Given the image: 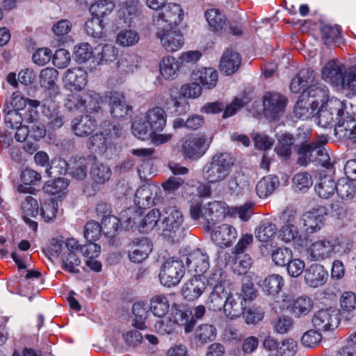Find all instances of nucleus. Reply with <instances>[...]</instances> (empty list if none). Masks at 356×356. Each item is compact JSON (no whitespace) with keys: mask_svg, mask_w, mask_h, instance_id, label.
I'll list each match as a JSON object with an SVG mask.
<instances>
[{"mask_svg":"<svg viewBox=\"0 0 356 356\" xmlns=\"http://www.w3.org/2000/svg\"><path fill=\"white\" fill-rule=\"evenodd\" d=\"M351 248V243L342 238L329 236L312 243L307 250V256L311 261H321L331 258L334 254H348Z\"/></svg>","mask_w":356,"mask_h":356,"instance_id":"obj_1","label":"nucleus"},{"mask_svg":"<svg viewBox=\"0 0 356 356\" xmlns=\"http://www.w3.org/2000/svg\"><path fill=\"white\" fill-rule=\"evenodd\" d=\"M234 159L229 152H217L202 169L203 179L210 184L223 181L230 174Z\"/></svg>","mask_w":356,"mask_h":356,"instance_id":"obj_2","label":"nucleus"},{"mask_svg":"<svg viewBox=\"0 0 356 356\" xmlns=\"http://www.w3.org/2000/svg\"><path fill=\"white\" fill-rule=\"evenodd\" d=\"M207 285L212 289L207 300V305L209 310L220 311L225 307V302L231 292V283L222 273L218 269L207 279Z\"/></svg>","mask_w":356,"mask_h":356,"instance_id":"obj_3","label":"nucleus"},{"mask_svg":"<svg viewBox=\"0 0 356 356\" xmlns=\"http://www.w3.org/2000/svg\"><path fill=\"white\" fill-rule=\"evenodd\" d=\"M184 215L177 207L165 208L161 215L159 230L161 234L172 240H179L185 235Z\"/></svg>","mask_w":356,"mask_h":356,"instance_id":"obj_4","label":"nucleus"},{"mask_svg":"<svg viewBox=\"0 0 356 356\" xmlns=\"http://www.w3.org/2000/svg\"><path fill=\"white\" fill-rule=\"evenodd\" d=\"M227 212L226 204L220 201H212L204 205L196 202L190 206V216L193 220L203 219L211 225L224 218Z\"/></svg>","mask_w":356,"mask_h":356,"instance_id":"obj_5","label":"nucleus"},{"mask_svg":"<svg viewBox=\"0 0 356 356\" xmlns=\"http://www.w3.org/2000/svg\"><path fill=\"white\" fill-rule=\"evenodd\" d=\"M346 104L337 98H331L317 112L316 123L323 128L335 125L345 115Z\"/></svg>","mask_w":356,"mask_h":356,"instance_id":"obj_6","label":"nucleus"},{"mask_svg":"<svg viewBox=\"0 0 356 356\" xmlns=\"http://www.w3.org/2000/svg\"><path fill=\"white\" fill-rule=\"evenodd\" d=\"M286 223L279 231V238L284 243L293 242L296 248L303 246L305 238L300 234L298 216L292 209H286L284 212Z\"/></svg>","mask_w":356,"mask_h":356,"instance_id":"obj_7","label":"nucleus"},{"mask_svg":"<svg viewBox=\"0 0 356 356\" xmlns=\"http://www.w3.org/2000/svg\"><path fill=\"white\" fill-rule=\"evenodd\" d=\"M185 273V267L182 260L175 257L166 259L163 264L159 278L161 283L168 287L178 284Z\"/></svg>","mask_w":356,"mask_h":356,"instance_id":"obj_8","label":"nucleus"},{"mask_svg":"<svg viewBox=\"0 0 356 356\" xmlns=\"http://www.w3.org/2000/svg\"><path fill=\"white\" fill-rule=\"evenodd\" d=\"M211 141L212 138L206 135L188 137L182 145L183 156L190 161L199 160L205 154Z\"/></svg>","mask_w":356,"mask_h":356,"instance_id":"obj_9","label":"nucleus"},{"mask_svg":"<svg viewBox=\"0 0 356 356\" xmlns=\"http://www.w3.org/2000/svg\"><path fill=\"white\" fill-rule=\"evenodd\" d=\"M184 10L180 5L168 3L165 5L154 15V24L158 28H172L179 24L184 17Z\"/></svg>","mask_w":356,"mask_h":356,"instance_id":"obj_10","label":"nucleus"},{"mask_svg":"<svg viewBox=\"0 0 356 356\" xmlns=\"http://www.w3.org/2000/svg\"><path fill=\"white\" fill-rule=\"evenodd\" d=\"M287 99L277 92H266L264 97V114L270 120L280 118L285 112Z\"/></svg>","mask_w":356,"mask_h":356,"instance_id":"obj_11","label":"nucleus"},{"mask_svg":"<svg viewBox=\"0 0 356 356\" xmlns=\"http://www.w3.org/2000/svg\"><path fill=\"white\" fill-rule=\"evenodd\" d=\"M163 48L168 52H175L182 48L184 44V37L182 33L175 28H158L156 33Z\"/></svg>","mask_w":356,"mask_h":356,"instance_id":"obj_12","label":"nucleus"},{"mask_svg":"<svg viewBox=\"0 0 356 356\" xmlns=\"http://www.w3.org/2000/svg\"><path fill=\"white\" fill-rule=\"evenodd\" d=\"M312 323L320 332L334 330L339 324V312L331 307L320 309L313 315Z\"/></svg>","mask_w":356,"mask_h":356,"instance_id":"obj_13","label":"nucleus"},{"mask_svg":"<svg viewBox=\"0 0 356 356\" xmlns=\"http://www.w3.org/2000/svg\"><path fill=\"white\" fill-rule=\"evenodd\" d=\"M327 142V138L321 136L314 143L302 144L298 152V163L300 165H307L309 163H316L320 152L323 151Z\"/></svg>","mask_w":356,"mask_h":356,"instance_id":"obj_14","label":"nucleus"},{"mask_svg":"<svg viewBox=\"0 0 356 356\" xmlns=\"http://www.w3.org/2000/svg\"><path fill=\"white\" fill-rule=\"evenodd\" d=\"M345 65L337 60H330L322 68L323 79L334 86H342L344 84Z\"/></svg>","mask_w":356,"mask_h":356,"instance_id":"obj_15","label":"nucleus"},{"mask_svg":"<svg viewBox=\"0 0 356 356\" xmlns=\"http://www.w3.org/2000/svg\"><path fill=\"white\" fill-rule=\"evenodd\" d=\"M326 215L325 208L318 207L306 213L302 218L298 216L299 226L305 227L309 233H314L321 229L325 216Z\"/></svg>","mask_w":356,"mask_h":356,"instance_id":"obj_16","label":"nucleus"},{"mask_svg":"<svg viewBox=\"0 0 356 356\" xmlns=\"http://www.w3.org/2000/svg\"><path fill=\"white\" fill-rule=\"evenodd\" d=\"M65 88L71 92L81 91L87 85L88 74L80 67L68 69L63 78Z\"/></svg>","mask_w":356,"mask_h":356,"instance_id":"obj_17","label":"nucleus"},{"mask_svg":"<svg viewBox=\"0 0 356 356\" xmlns=\"http://www.w3.org/2000/svg\"><path fill=\"white\" fill-rule=\"evenodd\" d=\"M186 266L190 271L199 275L204 273L209 268V256L200 249H197L185 257Z\"/></svg>","mask_w":356,"mask_h":356,"instance_id":"obj_18","label":"nucleus"},{"mask_svg":"<svg viewBox=\"0 0 356 356\" xmlns=\"http://www.w3.org/2000/svg\"><path fill=\"white\" fill-rule=\"evenodd\" d=\"M211 238L216 245L220 247H229L236 239L237 232L232 225L222 224L213 229Z\"/></svg>","mask_w":356,"mask_h":356,"instance_id":"obj_19","label":"nucleus"},{"mask_svg":"<svg viewBox=\"0 0 356 356\" xmlns=\"http://www.w3.org/2000/svg\"><path fill=\"white\" fill-rule=\"evenodd\" d=\"M304 278L309 287L317 288L325 284L328 273L323 265L313 264L305 268Z\"/></svg>","mask_w":356,"mask_h":356,"instance_id":"obj_20","label":"nucleus"},{"mask_svg":"<svg viewBox=\"0 0 356 356\" xmlns=\"http://www.w3.org/2000/svg\"><path fill=\"white\" fill-rule=\"evenodd\" d=\"M245 307L246 302L241 294L230 293L225 302L224 313L229 318L235 319L244 314Z\"/></svg>","mask_w":356,"mask_h":356,"instance_id":"obj_21","label":"nucleus"},{"mask_svg":"<svg viewBox=\"0 0 356 356\" xmlns=\"http://www.w3.org/2000/svg\"><path fill=\"white\" fill-rule=\"evenodd\" d=\"M152 250L147 238L135 239L129 244V258L134 263H140L148 257Z\"/></svg>","mask_w":356,"mask_h":356,"instance_id":"obj_22","label":"nucleus"},{"mask_svg":"<svg viewBox=\"0 0 356 356\" xmlns=\"http://www.w3.org/2000/svg\"><path fill=\"white\" fill-rule=\"evenodd\" d=\"M207 284L200 276H195L186 281L182 286L181 295L189 301L197 300L204 292Z\"/></svg>","mask_w":356,"mask_h":356,"instance_id":"obj_23","label":"nucleus"},{"mask_svg":"<svg viewBox=\"0 0 356 356\" xmlns=\"http://www.w3.org/2000/svg\"><path fill=\"white\" fill-rule=\"evenodd\" d=\"M334 131L340 138H356V118L345 111V115L335 125Z\"/></svg>","mask_w":356,"mask_h":356,"instance_id":"obj_24","label":"nucleus"},{"mask_svg":"<svg viewBox=\"0 0 356 356\" xmlns=\"http://www.w3.org/2000/svg\"><path fill=\"white\" fill-rule=\"evenodd\" d=\"M315 74L313 70L310 68H305L300 70L294 76L290 85V89L293 93H299L301 91L304 92L307 91L310 84L314 83Z\"/></svg>","mask_w":356,"mask_h":356,"instance_id":"obj_25","label":"nucleus"},{"mask_svg":"<svg viewBox=\"0 0 356 356\" xmlns=\"http://www.w3.org/2000/svg\"><path fill=\"white\" fill-rule=\"evenodd\" d=\"M97 127V122L89 115L76 117L72 121V129L79 137H86Z\"/></svg>","mask_w":356,"mask_h":356,"instance_id":"obj_26","label":"nucleus"},{"mask_svg":"<svg viewBox=\"0 0 356 356\" xmlns=\"http://www.w3.org/2000/svg\"><path fill=\"white\" fill-rule=\"evenodd\" d=\"M167 115L161 107L149 109L145 115V121L153 131H161L166 124Z\"/></svg>","mask_w":356,"mask_h":356,"instance_id":"obj_27","label":"nucleus"},{"mask_svg":"<svg viewBox=\"0 0 356 356\" xmlns=\"http://www.w3.org/2000/svg\"><path fill=\"white\" fill-rule=\"evenodd\" d=\"M111 113L113 118H122L127 116L131 111V106H129L124 96L119 92H111L110 96Z\"/></svg>","mask_w":356,"mask_h":356,"instance_id":"obj_28","label":"nucleus"},{"mask_svg":"<svg viewBox=\"0 0 356 356\" xmlns=\"http://www.w3.org/2000/svg\"><path fill=\"white\" fill-rule=\"evenodd\" d=\"M277 233V226L268 220L261 222L254 232L257 240L266 245H273Z\"/></svg>","mask_w":356,"mask_h":356,"instance_id":"obj_29","label":"nucleus"},{"mask_svg":"<svg viewBox=\"0 0 356 356\" xmlns=\"http://www.w3.org/2000/svg\"><path fill=\"white\" fill-rule=\"evenodd\" d=\"M241 63V58L237 52L227 50L220 60L219 68L221 72L226 75L234 74Z\"/></svg>","mask_w":356,"mask_h":356,"instance_id":"obj_30","label":"nucleus"},{"mask_svg":"<svg viewBox=\"0 0 356 356\" xmlns=\"http://www.w3.org/2000/svg\"><path fill=\"white\" fill-rule=\"evenodd\" d=\"M313 99H306L305 94H301L297 101L293 113L296 118L302 120L309 119L314 115L317 106H314Z\"/></svg>","mask_w":356,"mask_h":356,"instance_id":"obj_31","label":"nucleus"},{"mask_svg":"<svg viewBox=\"0 0 356 356\" xmlns=\"http://www.w3.org/2000/svg\"><path fill=\"white\" fill-rule=\"evenodd\" d=\"M87 147L92 153L104 154L112 147V143L107 135L97 133L89 138Z\"/></svg>","mask_w":356,"mask_h":356,"instance_id":"obj_32","label":"nucleus"},{"mask_svg":"<svg viewBox=\"0 0 356 356\" xmlns=\"http://www.w3.org/2000/svg\"><path fill=\"white\" fill-rule=\"evenodd\" d=\"M313 307V300L308 296H302L293 299L290 313L293 317L301 318L309 314Z\"/></svg>","mask_w":356,"mask_h":356,"instance_id":"obj_33","label":"nucleus"},{"mask_svg":"<svg viewBox=\"0 0 356 356\" xmlns=\"http://www.w3.org/2000/svg\"><path fill=\"white\" fill-rule=\"evenodd\" d=\"M194 79L207 89L213 88L218 81V72L211 67L198 70L193 74Z\"/></svg>","mask_w":356,"mask_h":356,"instance_id":"obj_34","label":"nucleus"},{"mask_svg":"<svg viewBox=\"0 0 356 356\" xmlns=\"http://www.w3.org/2000/svg\"><path fill=\"white\" fill-rule=\"evenodd\" d=\"M138 0H126L118 5V16L124 24L130 25L138 13Z\"/></svg>","mask_w":356,"mask_h":356,"instance_id":"obj_35","label":"nucleus"},{"mask_svg":"<svg viewBox=\"0 0 356 356\" xmlns=\"http://www.w3.org/2000/svg\"><path fill=\"white\" fill-rule=\"evenodd\" d=\"M47 99L44 104V115L48 119V124L53 129L60 128L65 123V117L62 111L56 104L51 105Z\"/></svg>","mask_w":356,"mask_h":356,"instance_id":"obj_36","label":"nucleus"},{"mask_svg":"<svg viewBox=\"0 0 356 356\" xmlns=\"http://www.w3.org/2000/svg\"><path fill=\"white\" fill-rule=\"evenodd\" d=\"M302 94L306 95V99L308 100L313 99L314 106H318L319 104H325L328 101L329 90L327 88L321 83H312L310 84L307 89Z\"/></svg>","mask_w":356,"mask_h":356,"instance_id":"obj_37","label":"nucleus"},{"mask_svg":"<svg viewBox=\"0 0 356 356\" xmlns=\"http://www.w3.org/2000/svg\"><path fill=\"white\" fill-rule=\"evenodd\" d=\"M280 185L279 178L275 175L263 177L256 186V193L260 198H266L271 195Z\"/></svg>","mask_w":356,"mask_h":356,"instance_id":"obj_38","label":"nucleus"},{"mask_svg":"<svg viewBox=\"0 0 356 356\" xmlns=\"http://www.w3.org/2000/svg\"><path fill=\"white\" fill-rule=\"evenodd\" d=\"M159 70L162 76L166 80H173L178 75L179 61L174 57L168 56L160 62Z\"/></svg>","mask_w":356,"mask_h":356,"instance_id":"obj_39","label":"nucleus"},{"mask_svg":"<svg viewBox=\"0 0 356 356\" xmlns=\"http://www.w3.org/2000/svg\"><path fill=\"white\" fill-rule=\"evenodd\" d=\"M115 7V4L112 0H97L91 4L89 11L94 17L104 21L112 13Z\"/></svg>","mask_w":356,"mask_h":356,"instance_id":"obj_40","label":"nucleus"},{"mask_svg":"<svg viewBox=\"0 0 356 356\" xmlns=\"http://www.w3.org/2000/svg\"><path fill=\"white\" fill-rule=\"evenodd\" d=\"M154 188L150 185H143L136 191L134 202L139 208L150 207L154 204Z\"/></svg>","mask_w":356,"mask_h":356,"instance_id":"obj_41","label":"nucleus"},{"mask_svg":"<svg viewBox=\"0 0 356 356\" xmlns=\"http://www.w3.org/2000/svg\"><path fill=\"white\" fill-rule=\"evenodd\" d=\"M118 55V49L111 44H101L95 48V58L99 64L111 63L116 59Z\"/></svg>","mask_w":356,"mask_h":356,"instance_id":"obj_42","label":"nucleus"},{"mask_svg":"<svg viewBox=\"0 0 356 356\" xmlns=\"http://www.w3.org/2000/svg\"><path fill=\"white\" fill-rule=\"evenodd\" d=\"M140 58L135 54H124L118 61V67L122 73H134L139 67Z\"/></svg>","mask_w":356,"mask_h":356,"instance_id":"obj_43","label":"nucleus"},{"mask_svg":"<svg viewBox=\"0 0 356 356\" xmlns=\"http://www.w3.org/2000/svg\"><path fill=\"white\" fill-rule=\"evenodd\" d=\"M284 286V279L277 274L267 276L263 281L262 289L269 296L277 294Z\"/></svg>","mask_w":356,"mask_h":356,"instance_id":"obj_44","label":"nucleus"},{"mask_svg":"<svg viewBox=\"0 0 356 356\" xmlns=\"http://www.w3.org/2000/svg\"><path fill=\"white\" fill-rule=\"evenodd\" d=\"M71 166H69V174L77 180H83L88 173V168L90 161L85 158L75 159Z\"/></svg>","mask_w":356,"mask_h":356,"instance_id":"obj_45","label":"nucleus"},{"mask_svg":"<svg viewBox=\"0 0 356 356\" xmlns=\"http://www.w3.org/2000/svg\"><path fill=\"white\" fill-rule=\"evenodd\" d=\"M58 71L54 68H44L41 70L40 74V83L41 87L57 92L58 87L56 86V82L58 79Z\"/></svg>","mask_w":356,"mask_h":356,"instance_id":"obj_46","label":"nucleus"},{"mask_svg":"<svg viewBox=\"0 0 356 356\" xmlns=\"http://www.w3.org/2000/svg\"><path fill=\"white\" fill-rule=\"evenodd\" d=\"M321 33L326 44L342 42L341 28L338 25L324 24L321 27Z\"/></svg>","mask_w":356,"mask_h":356,"instance_id":"obj_47","label":"nucleus"},{"mask_svg":"<svg viewBox=\"0 0 356 356\" xmlns=\"http://www.w3.org/2000/svg\"><path fill=\"white\" fill-rule=\"evenodd\" d=\"M83 111L98 112L100 109V104L102 103V97L94 90L87 91L83 96Z\"/></svg>","mask_w":356,"mask_h":356,"instance_id":"obj_48","label":"nucleus"},{"mask_svg":"<svg viewBox=\"0 0 356 356\" xmlns=\"http://www.w3.org/2000/svg\"><path fill=\"white\" fill-rule=\"evenodd\" d=\"M149 306L143 302L134 303L132 307V312L135 316L133 321V325L140 330L146 327L145 319L147 316Z\"/></svg>","mask_w":356,"mask_h":356,"instance_id":"obj_49","label":"nucleus"},{"mask_svg":"<svg viewBox=\"0 0 356 356\" xmlns=\"http://www.w3.org/2000/svg\"><path fill=\"white\" fill-rule=\"evenodd\" d=\"M293 138L289 134H282L277 136V144L275 146L276 153L284 158H288L292 152Z\"/></svg>","mask_w":356,"mask_h":356,"instance_id":"obj_50","label":"nucleus"},{"mask_svg":"<svg viewBox=\"0 0 356 356\" xmlns=\"http://www.w3.org/2000/svg\"><path fill=\"white\" fill-rule=\"evenodd\" d=\"M205 17L209 26L216 31L222 33L225 26V17L216 9L206 11Z\"/></svg>","mask_w":356,"mask_h":356,"instance_id":"obj_51","label":"nucleus"},{"mask_svg":"<svg viewBox=\"0 0 356 356\" xmlns=\"http://www.w3.org/2000/svg\"><path fill=\"white\" fill-rule=\"evenodd\" d=\"M169 302L163 295L154 296L150 301V309L153 314L158 317H163L169 310Z\"/></svg>","mask_w":356,"mask_h":356,"instance_id":"obj_52","label":"nucleus"},{"mask_svg":"<svg viewBox=\"0 0 356 356\" xmlns=\"http://www.w3.org/2000/svg\"><path fill=\"white\" fill-rule=\"evenodd\" d=\"M92 180L100 184H104L108 181L111 176V169L102 163H95L90 172Z\"/></svg>","mask_w":356,"mask_h":356,"instance_id":"obj_53","label":"nucleus"},{"mask_svg":"<svg viewBox=\"0 0 356 356\" xmlns=\"http://www.w3.org/2000/svg\"><path fill=\"white\" fill-rule=\"evenodd\" d=\"M336 190V183L330 177L321 178L315 186V191L319 197L327 199L334 195Z\"/></svg>","mask_w":356,"mask_h":356,"instance_id":"obj_54","label":"nucleus"},{"mask_svg":"<svg viewBox=\"0 0 356 356\" xmlns=\"http://www.w3.org/2000/svg\"><path fill=\"white\" fill-rule=\"evenodd\" d=\"M140 40L138 33L132 29L121 30L117 35L116 42L124 47H132L136 44Z\"/></svg>","mask_w":356,"mask_h":356,"instance_id":"obj_55","label":"nucleus"},{"mask_svg":"<svg viewBox=\"0 0 356 356\" xmlns=\"http://www.w3.org/2000/svg\"><path fill=\"white\" fill-rule=\"evenodd\" d=\"M62 268L70 273H78L81 259L76 252H63L61 256Z\"/></svg>","mask_w":356,"mask_h":356,"instance_id":"obj_56","label":"nucleus"},{"mask_svg":"<svg viewBox=\"0 0 356 356\" xmlns=\"http://www.w3.org/2000/svg\"><path fill=\"white\" fill-rule=\"evenodd\" d=\"M337 195L343 200H350L355 194V188L347 178L339 179L336 183Z\"/></svg>","mask_w":356,"mask_h":356,"instance_id":"obj_57","label":"nucleus"},{"mask_svg":"<svg viewBox=\"0 0 356 356\" xmlns=\"http://www.w3.org/2000/svg\"><path fill=\"white\" fill-rule=\"evenodd\" d=\"M120 219L113 215L103 217L102 227L104 234L108 238L115 236L120 228Z\"/></svg>","mask_w":356,"mask_h":356,"instance_id":"obj_58","label":"nucleus"},{"mask_svg":"<svg viewBox=\"0 0 356 356\" xmlns=\"http://www.w3.org/2000/svg\"><path fill=\"white\" fill-rule=\"evenodd\" d=\"M216 332V328L213 325L202 324L195 330V337L202 343H207L215 339Z\"/></svg>","mask_w":356,"mask_h":356,"instance_id":"obj_59","label":"nucleus"},{"mask_svg":"<svg viewBox=\"0 0 356 356\" xmlns=\"http://www.w3.org/2000/svg\"><path fill=\"white\" fill-rule=\"evenodd\" d=\"M104 21L96 17L86 21L85 24V30L88 35L95 38H102L104 35Z\"/></svg>","mask_w":356,"mask_h":356,"instance_id":"obj_60","label":"nucleus"},{"mask_svg":"<svg viewBox=\"0 0 356 356\" xmlns=\"http://www.w3.org/2000/svg\"><path fill=\"white\" fill-rule=\"evenodd\" d=\"M232 261L234 271L239 275L245 274L252 265V259L248 254H234Z\"/></svg>","mask_w":356,"mask_h":356,"instance_id":"obj_61","label":"nucleus"},{"mask_svg":"<svg viewBox=\"0 0 356 356\" xmlns=\"http://www.w3.org/2000/svg\"><path fill=\"white\" fill-rule=\"evenodd\" d=\"M162 213L157 209H152L143 218L141 226L143 232L152 231L155 227L159 230V221L161 222Z\"/></svg>","mask_w":356,"mask_h":356,"instance_id":"obj_62","label":"nucleus"},{"mask_svg":"<svg viewBox=\"0 0 356 356\" xmlns=\"http://www.w3.org/2000/svg\"><path fill=\"white\" fill-rule=\"evenodd\" d=\"M154 328L160 335L173 334L177 332L176 323L172 318H163L158 320L154 325Z\"/></svg>","mask_w":356,"mask_h":356,"instance_id":"obj_63","label":"nucleus"},{"mask_svg":"<svg viewBox=\"0 0 356 356\" xmlns=\"http://www.w3.org/2000/svg\"><path fill=\"white\" fill-rule=\"evenodd\" d=\"M293 253L288 248H277L272 252L271 258L276 266H284L292 259Z\"/></svg>","mask_w":356,"mask_h":356,"instance_id":"obj_64","label":"nucleus"}]
</instances>
